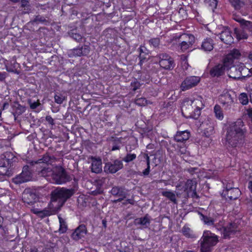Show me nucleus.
<instances>
[{
	"label": "nucleus",
	"mask_w": 252,
	"mask_h": 252,
	"mask_svg": "<svg viewBox=\"0 0 252 252\" xmlns=\"http://www.w3.org/2000/svg\"><path fill=\"white\" fill-rule=\"evenodd\" d=\"M220 101L222 105H226V106L231 105L234 101L233 97L228 92H226L220 96Z\"/></svg>",
	"instance_id": "26"
},
{
	"label": "nucleus",
	"mask_w": 252,
	"mask_h": 252,
	"mask_svg": "<svg viewBox=\"0 0 252 252\" xmlns=\"http://www.w3.org/2000/svg\"><path fill=\"white\" fill-rule=\"evenodd\" d=\"M151 221V218L149 215L146 214L143 217L137 218L134 220V223L136 225H140L142 228H148Z\"/></svg>",
	"instance_id": "22"
},
{
	"label": "nucleus",
	"mask_w": 252,
	"mask_h": 252,
	"mask_svg": "<svg viewBox=\"0 0 252 252\" xmlns=\"http://www.w3.org/2000/svg\"><path fill=\"white\" fill-rule=\"evenodd\" d=\"M160 42V39L159 37L152 38L148 40L150 46L155 48L158 47Z\"/></svg>",
	"instance_id": "40"
},
{
	"label": "nucleus",
	"mask_w": 252,
	"mask_h": 252,
	"mask_svg": "<svg viewBox=\"0 0 252 252\" xmlns=\"http://www.w3.org/2000/svg\"><path fill=\"white\" fill-rule=\"evenodd\" d=\"M243 117L249 118L252 122V108L246 109L243 113Z\"/></svg>",
	"instance_id": "50"
},
{
	"label": "nucleus",
	"mask_w": 252,
	"mask_h": 252,
	"mask_svg": "<svg viewBox=\"0 0 252 252\" xmlns=\"http://www.w3.org/2000/svg\"><path fill=\"white\" fill-rule=\"evenodd\" d=\"M191 103L195 109L194 116H196V117H199L201 114V110L204 107V104L202 102V98L198 96L193 100H191Z\"/></svg>",
	"instance_id": "23"
},
{
	"label": "nucleus",
	"mask_w": 252,
	"mask_h": 252,
	"mask_svg": "<svg viewBox=\"0 0 252 252\" xmlns=\"http://www.w3.org/2000/svg\"><path fill=\"white\" fill-rule=\"evenodd\" d=\"M232 19L234 20L235 21L238 22V23L241 24L242 23V22L244 21V19H242L241 17L238 15H233Z\"/></svg>",
	"instance_id": "56"
},
{
	"label": "nucleus",
	"mask_w": 252,
	"mask_h": 252,
	"mask_svg": "<svg viewBox=\"0 0 252 252\" xmlns=\"http://www.w3.org/2000/svg\"><path fill=\"white\" fill-rule=\"evenodd\" d=\"M123 164L122 161L115 160L112 162H109L105 164L104 171L107 173H115L122 169Z\"/></svg>",
	"instance_id": "15"
},
{
	"label": "nucleus",
	"mask_w": 252,
	"mask_h": 252,
	"mask_svg": "<svg viewBox=\"0 0 252 252\" xmlns=\"http://www.w3.org/2000/svg\"><path fill=\"white\" fill-rule=\"evenodd\" d=\"M111 194L120 198L116 202H120L126 197L127 192L125 188L122 187L115 186L111 190Z\"/></svg>",
	"instance_id": "17"
},
{
	"label": "nucleus",
	"mask_w": 252,
	"mask_h": 252,
	"mask_svg": "<svg viewBox=\"0 0 252 252\" xmlns=\"http://www.w3.org/2000/svg\"><path fill=\"white\" fill-rule=\"evenodd\" d=\"M248 188L252 193V181H251L249 182Z\"/></svg>",
	"instance_id": "64"
},
{
	"label": "nucleus",
	"mask_w": 252,
	"mask_h": 252,
	"mask_svg": "<svg viewBox=\"0 0 252 252\" xmlns=\"http://www.w3.org/2000/svg\"><path fill=\"white\" fill-rule=\"evenodd\" d=\"M157 58L158 59L159 64L162 68L166 70H171L174 68V60L168 54L160 53L157 56Z\"/></svg>",
	"instance_id": "7"
},
{
	"label": "nucleus",
	"mask_w": 252,
	"mask_h": 252,
	"mask_svg": "<svg viewBox=\"0 0 252 252\" xmlns=\"http://www.w3.org/2000/svg\"><path fill=\"white\" fill-rule=\"evenodd\" d=\"M136 158V155L135 154H127L125 157L124 158L123 160L126 162H129Z\"/></svg>",
	"instance_id": "48"
},
{
	"label": "nucleus",
	"mask_w": 252,
	"mask_h": 252,
	"mask_svg": "<svg viewBox=\"0 0 252 252\" xmlns=\"http://www.w3.org/2000/svg\"><path fill=\"white\" fill-rule=\"evenodd\" d=\"M192 46V45L189 44L186 42H183L182 41H181V42L179 45L180 49L181 51V52H184L186 51L187 50L191 48Z\"/></svg>",
	"instance_id": "47"
},
{
	"label": "nucleus",
	"mask_w": 252,
	"mask_h": 252,
	"mask_svg": "<svg viewBox=\"0 0 252 252\" xmlns=\"http://www.w3.org/2000/svg\"><path fill=\"white\" fill-rule=\"evenodd\" d=\"M203 124L204 125H206L208 126V127L206 128L208 129L209 131H212L217 126V122L214 119L208 117Z\"/></svg>",
	"instance_id": "32"
},
{
	"label": "nucleus",
	"mask_w": 252,
	"mask_h": 252,
	"mask_svg": "<svg viewBox=\"0 0 252 252\" xmlns=\"http://www.w3.org/2000/svg\"><path fill=\"white\" fill-rule=\"evenodd\" d=\"M181 110L183 115L186 118H192L194 119L198 118L194 116L195 109L192 106L191 100L185 99L182 104Z\"/></svg>",
	"instance_id": "9"
},
{
	"label": "nucleus",
	"mask_w": 252,
	"mask_h": 252,
	"mask_svg": "<svg viewBox=\"0 0 252 252\" xmlns=\"http://www.w3.org/2000/svg\"><path fill=\"white\" fill-rule=\"evenodd\" d=\"M200 214V220L203 221V222L208 225H214V220L206 216L203 215L201 213H199Z\"/></svg>",
	"instance_id": "37"
},
{
	"label": "nucleus",
	"mask_w": 252,
	"mask_h": 252,
	"mask_svg": "<svg viewBox=\"0 0 252 252\" xmlns=\"http://www.w3.org/2000/svg\"><path fill=\"white\" fill-rule=\"evenodd\" d=\"M130 86L131 88V89L133 91H135L140 88L141 84L137 80H134L131 82Z\"/></svg>",
	"instance_id": "52"
},
{
	"label": "nucleus",
	"mask_w": 252,
	"mask_h": 252,
	"mask_svg": "<svg viewBox=\"0 0 252 252\" xmlns=\"http://www.w3.org/2000/svg\"><path fill=\"white\" fill-rule=\"evenodd\" d=\"M32 179V174L28 170V167H25L22 172L13 179V182L16 184H20L29 181Z\"/></svg>",
	"instance_id": "13"
},
{
	"label": "nucleus",
	"mask_w": 252,
	"mask_h": 252,
	"mask_svg": "<svg viewBox=\"0 0 252 252\" xmlns=\"http://www.w3.org/2000/svg\"><path fill=\"white\" fill-rule=\"evenodd\" d=\"M134 201L133 199H126V200L123 203V204H124V205H126L127 204H134Z\"/></svg>",
	"instance_id": "61"
},
{
	"label": "nucleus",
	"mask_w": 252,
	"mask_h": 252,
	"mask_svg": "<svg viewBox=\"0 0 252 252\" xmlns=\"http://www.w3.org/2000/svg\"><path fill=\"white\" fill-rule=\"evenodd\" d=\"M90 52V48L88 45H84L70 50L68 52V56L70 58L87 56Z\"/></svg>",
	"instance_id": "12"
},
{
	"label": "nucleus",
	"mask_w": 252,
	"mask_h": 252,
	"mask_svg": "<svg viewBox=\"0 0 252 252\" xmlns=\"http://www.w3.org/2000/svg\"><path fill=\"white\" fill-rule=\"evenodd\" d=\"M225 69L226 66L224 64H219L214 66L210 69V75L213 77L220 76L224 74Z\"/></svg>",
	"instance_id": "20"
},
{
	"label": "nucleus",
	"mask_w": 252,
	"mask_h": 252,
	"mask_svg": "<svg viewBox=\"0 0 252 252\" xmlns=\"http://www.w3.org/2000/svg\"><path fill=\"white\" fill-rule=\"evenodd\" d=\"M150 171V165H147V168L143 171L142 174L144 176H147L149 174Z\"/></svg>",
	"instance_id": "60"
},
{
	"label": "nucleus",
	"mask_w": 252,
	"mask_h": 252,
	"mask_svg": "<svg viewBox=\"0 0 252 252\" xmlns=\"http://www.w3.org/2000/svg\"><path fill=\"white\" fill-rule=\"evenodd\" d=\"M214 112L216 117L219 120H222L223 119V114L220 106L219 105H216L214 107Z\"/></svg>",
	"instance_id": "36"
},
{
	"label": "nucleus",
	"mask_w": 252,
	"mask_h": 252,
	"mask_svg": "<svg viewBox=\"0 0 252 252\" xmlns=\"http://www.w3.org/2000/svg\"><path fill=\"white\" fill-rule=\"evenodd\" d=\"M182 232L186 237L190 238H196L195 234L193 233V231L186 225L183 226Z\"/></svg>",
	"instance_id": "33"
},
{
	"label": "nucleus",
	"mask_w": 252,
	"mask_h": 252,
	"mask_svg": "<svg viewBox=\"0 0 252 252\" xmlns=\"http://www.w3.org/2000/svg\"><path fill=\"white\" fill-rule=\"evenodd\" d=\"M240 55V53L239 50L237 49H234L231 51L230 53L228 55L225 59H228L231 60L232 58L236 59L238 58Z\"/></svg>",
	"instance_id": "46"
},
{
	"label": "nucleus",
	"mask_w": 252,
	"mask_h": 252,
	"mask_svg": "<svg viewBox=\"0 0 252 252\" xmlns=\"http://www.w3.org/2000/svg\"><path fill=\"white\" fill-rule=\"evenodd\" d=\"M184 191L186 192V198L191 197L198 199L199 196L196 191V183L192 180H188L183 186Z\"/></svg>",
	"instance_id": "8"
},
{
	"label": "nucleus",
	"mask_w": 252,
	"mask_h": 252,
	"mask_svg": "<svg viewBox=\"0 0 252 252\" xmlns=\"http://www.w3.org/2000/svg\"><path fill=\"white\" fill-rule=\"evenodd\" d=\"M233 182H228L226 184V191H228V190L231 189L235 188V187H233Z\"/></svg>",
	"instance_id": "57"
},
{
	"label": "nucleus",
	"mask_w": 252,
	"mask_h": 252,
	"mask_svg": "<svg viewBox=\"0 0 252 252\" xmlns=\"http://www.w3.org/2000/svg\"><path fill=\"white\" fill-rule=\"evenodd\" d=\"M246 132V127L241 119L229 124L225 135L226 145L232 148L241 147L244 143Z\"/></svg>",
	"instance_id": "1"
},
{
	"label": "nucleus",
	"mask_w": 252,
	"mask_h": 252,
	"mask_svg": "<svg viewBox=\"0 0 252 252\" xmlns=\"http://www.w3.org/2000/svg\"><path fill=\"white\" fill-rule=\"evenodd\" d=\"M140 51V56L139 58L140 59L139 64L141 65L143 63L147 61L146 58L144 57L142 54L145 53L147 54L146 52H148V51L147 50L145 47L141 46L140 48H139Z\"/></svg>",
	"instance_id": "39"
},
{
	"label": "nucleus",
	"mask_w": 252,
	"mask_h": 252,
	"mask_svg": "<svg viewBox=\"0 0 252 252\" xmlns=\"http://www.w3.org/2000/svg\"><path fill=\"white\" fill-rule=\"evenodd\" d=\"M30 0H21V7L27 6L30 5L29 4Z\"/></svg>",
	"instance_id": "62"
},
{
	"label": "nucleus",
	"mask_w": 252,
	"mask_h": 252,
	"mask_svg": "<svg viewBox=\"0 0 252 252\" xmlns=\"http://www.w3.org/2000/svg\"><path fill=\"white\" fill-rule=\"evenodd\" d=\"M183 186L184 185H182L181 184L177 185L176 186V189H178V190L184 191Z\"/></svg>",
	"instance_id": "63"
},
{
	"label": "nucleus",
	"mask_w": 252,
	"mask_h": 252,
	"mask_svg": "<svg viewBox=\"0 0 252 252\" xmlns=\"http://www.w3.org/2000/svg\"><path fill=\"white\" fill-rule=\"evenodd\" d=\"M24 8V10L22 12L23 14L29 13L31 12V8L30 7V5H28L27 6L23 7Z\"/></svg>",
	"instance_id": "58"
},
{
	"label": "nucleus",
	"mask_w": 252,
	"mask_h": 252,
	"mask_svg": "<svg viewBox=\"0 0 252 252\" xmlns=\"http://www.w3.org/2000/svg\"><path fill=\"white\" fill-rule=\"evenodd\" d=\"M161 195L168 198L174 204H177L178 203L176 195L173 191L169 190H164L161 192Z\"/></svg>",
	"instance_id": "30"
},
{
	"label": "nucleus",
	"mask_w": 252,
	"mask_h": 252,
	"mask_svg": "<svg viewBox=\"0 0 252 252\" xmlns=\"http://www.w3.org/2000/svg\"><path fill=\"white\" fill-rule=\"evenodd\" d=\"M75 193L73 189H67L65 188L57 189L52 191L51 194V201L52 203L58 202V207L62 206L66 200L72 196Z\"/></svg>",
	"instance_id": "3"
},
{
	"label": "nucleus",
	"mask_w": 252,
	"mask_h": 252,
	"mask_svg": "<svg viewBox=\"0 0 252 252\" xmlns=\"http://www.w3.org/2000/svg\"><path fill=\"white\" fill-rule=\"evenodd\" d=\"M215 45L214 41L210 37L204 39L201 45V49L205 52L211 51Z\"/></svg>",
	"instance_id": "25"
},
{
	"label": "nucleus",
	"mask_w": 252,
	"mask_h": 252,
	"mask_svg": "<svg viewBox=\"0 0 252 252\" xmlns=\"http://www.w3.org/2000/svg\"><path fill=\"white\" fill-rule=\"evenodd\" d=\"M218 241V237L216 235L210 231H204L200 240L201 252H211L212 248Z\"/></svg>",
	"instance_id": "5"
},
{
	"label": "nucleus",
	"mask_w": 252,
	"mask_h": 252,
	"mask_svg": "<svg viewBox=\"0 0 252 252\" xmlns=\"http://www.w3.org/2000/svg\"><path fill=\"white\" fill-rule=\"evenodd\" d=\"M206 5H207L213 11L216 8L218 4L217 0H205Z\"/></svg>",
	"instance_id": "42"
},
{
	"label": "nucleus",
	"mask_w": 252,
	"mask_h": 252,
	"mask_svg": "<svg viewBox=\"0 0 252 252\" xmlns=\"http://www.w3.org/2000/svg\"><path fill=\"white\" fill-rule=\"evenodd\" d=\"M220 38L222 41L227 44H230L233 42V38L231 35V32L228 29H225L221 32Z\"/></svg>",
	"instance_id": "27"
},
{
	"label": "nucleus",
	"mask_w": 252,
	"mask_h": 252,
	"mask_svg": "<svg viewBox=\"0 0 252 252\" xmlns=\"http://www.w3.org/2000/svg\"><path fill=\"white\" fill-rule=\"evenodd\" d=\"M38 199L37 195L35 191L29 189H25L22 194V200L29 205L32 204Z\"/></svg>",
	"instance_id": "16"
},
{
	"label": "nucleus",
	"mask_w": 252,
	"mask_h": 252,
	"mask_svg": "<svg viewBox=\"0 0 252 252\" xmlns=\"http://www.w3.org/2000/svg\"><path fill=\"white\" fill-rule=\"evenodd\" d=\"M241 67H239L238 70H237V68L236 67H233L231 68V72L229 76L230 77L234 78L235 79H239L242 77H244L243 76L241 71H240Z\"/></svg>",
	"instance_id": "34"
},
{
	"label": "nucleus",
	"mask_w": 252,
	"mask_h": 252,
	"mask_svg": "<svg viewBox=\"0 0 252 252\" xmlns=\"http://www.w3.org/2000/svg\"><path fill=\"white\" fill-rule=\"evenodd\" d=\"M46 121L52 125H54V120L50 116H47L46 117Z\"/></svg>",
	"instance_id": "59"
},
{
	"label": "nucleus",
	"mask_w": 252,
	"mask_h": 252,
	"mask_svg": "<svg viewBox=\"0 0 252 252\" xmlns=\"http://www.w3.org/2000/svg\"><path fill=\"white\" fill-rule=\"evenodd\" d=\"M15 157L11 152H5L0 156V176L10 177L12 175L10 167Z\"/></svg>",
	"instance_id": "4"
},
{
	"label": "nucleus",
	"mask_w": 252,
	"mask_h": 252,
	"mask_svg": "<svg viewBox=\"0 0 252 252\" xmlns=\"http://www.w3.org/2000/svg\"><path fill=\"white\" fill-rule=\"evenodd\" d=\"M29 103L30 105V108L32 109H35L40 105V103L38 101L33 102L30 101Z\"/></svg>",
	"instance_id": "53"
},
{
	"label": "nucleus",
	"mask_w": 252,
	"mask_h": 252,
	"mask_svg": "<svg viewBox=\"0 0 252 252\" xmlns=\"http://www.w3.org/2000/svg\"><path fill=\"white\" fill-rule=\"evenodd\" d=\"M8 74L6 72H0V82L5 81Z\"/></svg>",
	"instance_id": "55"
},
{
	"label": "nucleus",
	"mask_w": 252,
	"mask_h": 252,
	"mask_svg": "<svg viewBox=\"0 0 252 252\" xmlns=\"http://www.w3.org/2000/svg\"><path fill=\"white\" fill-rule=\"evenodd\" d=\"M241 27L242 29L249 32H252V22L249 21L244 20L241 24Z\"/></svg>",
	"instance_id": "38"
},
{
	"label": "nucleus",
	"mask_w": 252,
	"mask_h": 252,
	"mask_svg": "<svg viewBox=\"0 0 252 252\" xmlns=\"http://www.w3.org/2000/svg\"><path fill=\"white\" fill-rule=\"evenodd\" d=\"M54 99L56 103L61 104L65 100V97L61 94L56 93Z\"/></svg>",
	"instance_id": "45"
},
{
	"label": "nucleus",
	"mask_w": 252,
	"mask_h": 252,
	"mask_svg": "<svg viewBox=\"0 0 252 252\" xmlns=\"http://www.w3.org/2000/svg\"><path fill=\"white\" fill-rule=\"evenodd\" d=\"M106 179L104 177L99 178L96 180V185L98 188L97 193H101L102 192L101 187L105 184Z\"/></svg>",
	"instance_id": "41"
},
{
	"label": "nucleus",
	"mask_w": 252,
	"mask_h": 252,
	"mask_svg": "<svg viewBox=\"0 0 252 252\" xmlns=\"http://www.w3.org/2000/svg\"><path fill=\"white\" fill-rule=\"evenodd\" d=\"M87 233L86 226L84 224L80 225L72 233L71 237L75 240H78L85 237Z\"/></svg>",
	"instance_id": "18"
},
{
	"label": "nucleus",
	"mask_w": 252,
	"mask_h": 252,
	"mask_svg": "<svg viewBox=\"0 0 252 252\" xmlns=\"http://www.w3.org/2000/svg\"><path fill=\"white\" fill-rule=\"evenodd\" d=\"M46 21V20L45 18L44 17L41 16L40 15H37L34 18L35 22H39L41 23H43V22H45Z\"/></svg>",
	"instance_id": "54"
},
{
	"label": "nucleus",
	"mask_w": 252,
	"mask_h": 252,
	"mask_svg": "<svg viewBox=\"0 0 252 252\" xmlns=\"http://www.w3.org/2000/svg\"><path fill=\"white\" fill-rule=\"evenodd\" d=\"M123 140V138L122 137H117L112 136L107 138V141L111 151H114L119 150L124 145L122 141Z\"/></svg>",
	"instance_id": "14"
},
{
	"label": "nucleus",
	"mask_w": 252,
	"mask_h": 252,
	"mask_svg": "<svg viewBox=\"0 0 252 252\" xmlns=\"http://www.w3.org/2000/svg\"><path fill=\"white\" fill-rule=\"evenodd\" d=\"M147 100L143 97L138 98L135 99V103L139 106H145L147 104Z\"/></svg>",
	"instance_id": "49"
},
{
	"label": "nucleus",
	"mask_w": 252,
	"mask_h": 252,
	"mask_svg": "<svg viewBox=\"0 0 252 252\" xmlns=\"http://www.w3.org/2000/svg\"><path fill=\"white\" fill-rule=\"evenodd\" d=\"M70 36L73 39L78 42H80L82 39V36L81 34L74 32H73L70 33Z\"/></svg>",
	"instance_id": "51"
},
{
	"label": "nucleus",
	"mask_w": 252,
	"mask_h": 252,
	"mask_svg": "<svg viewBox=\"0 0 252 252\" xmlns=\"http://www.w3.org/2000/svg\"><path fill=\"white\" fill-rule=\"evenodd\" d=\"M230 3L235 10H240L245 5V0H231Z\"/></svg>",
	"instance_id": "35"
},
{
	"label": "nucleus",
	"mask_w": 252,
	"mask_h": 252,
	"mask_svg": "<svg viewBox=\"0 0 252 252\" xmlns=\"http://www.w3.org/2000/svg\"><path fill=\"white\" fill-rule=\"evenodd\" d=\"M226 195L230 200H236L239 198L241 191L238 188L231 189L226 191Z\"/></svg>",
	"instance_id": "28"
},
{
	"label": "nucleus",
	"mask_w": 252,
	"mask_h": 252,
	"mask_svg": "<svg viewBox=\"0 0 252 252\" xmlns=\"http://www.w3.org/2000/svg\"><path fill=\"white\" fill-rule=\"evenodd\" d=\"M200 81V78L198 76L188 77L181 83L180 89L182 91H187L196 86Z\"/></svg>",
	"instance_id": "11"
},
{
	"label": "nucleus",
	"mask_w": 252,
	"mask_h": 252,
	"mask_svg": "<svg viewBox=\"0 0 252 252\" xmlns=\"http://www.w3.org/2000/svg\"><path fill=\"white\" fill-rule=\"evenodd\" d=\"M19 67V64L16 62L15 59L13 58L10 64L6 66V69L8 72L19 74V71L17 70Z\"/></svg>",
	"instance_id": "29"
},
{
	"label": "nucleus",
	"mask_w": 252,
	"mask_h": 252,
	"mask_svg": "<svg viewBox=\"0 0 252 252\" xmlns=\"http://www.w3.org/2000/svg\"><path fill=\"white\" fill-rule=\"evenodd\" d=\"M234 33L238 40L247 39L248 37L247 31L241 29L235 28Z\"/></svg>",
	"instance_id": "31"
},
{
	"label": "nucleus",
	"mask_w": 252,
	"mask_h": 252,
	"mask_svg": "<svg viewBox=\"0 0 252 252\" xmlns=\"http://www.w3.org/2000/svg\"><path fill=\"white\" fill-rule=\"evenodd\" d=\"M180 38L183 39L182 41L186 42L187 43L192 46L195 41V37L192 34L184 33L179 36H178L177 35H174L171 39L170 42H172L177 39H179Z\"/></svg>",
	"instance_id": "19"
},
{
	"label": "nucleus",
	"mask_w": 252,
	"mask_h": 252,
	"mask_svg": "<svg viewBox=\"0 0 252 252\" xmlns=\"http://www.w3.org/2000/svg\"><path fill=\"white\" fill-rule=\"evenodd\" d=\"M60 221V228L59 231L61 233H63L66 232L67 230V225L65 221L61 217H59Z\"/></svg>",
	"instance_id": "43"
},
{
	"label": "nucleus",
	"mask_w": 252,
	"mask_h": 252,
	"mask_svg": "<svg viewBox=\"0 0 252 252\" xmlns=\"http://www.w3.org/2000/svg\"><path fill=\"white\" fill-rule=\"evenodd\" d=\"M72 177L62 167L54 168V173L51 181L57 184H63L69 182Z\"/></svg>",
	"instance_id": "6"
},
{
	"label": "nucleus",
	"mask_w": 252,
	"mask_h": 252,
	"mask_svg": "<svg viewBox=\"0 0 252 252\" xmlns=\"http://www.w3.org/2000/svg\"><path fill=\"white\" fill-rule=\"evenodd\" d=\"M55 161L56 158L54 156H49L47 154L44 155L42 158L34 161L38 174L51 181L54 173V168L49 164H52Z\"/></svg>",
	"instance_id": "2"
},
{
	"label": "nucleus",
	"mask_w": 252,
	"mask_h": 252,
	"mask_svg": "<svg viewBox=\"0 0 252 252\" xmlns=\"http://www.w3.org/2000/svg\"><path fill=\"white\" fill-rule=\"evenodd\" d=\"M189 133L187 131H178L174 136V139L178 142L182 143L181 147H185L184 142L189 139Z\"/></svg>",
	"instance_id": "24"
},
{
	"label": "nucleus",
	"mask_w": 252,
	"mask_h": 252,
	"mask_svg": "<svg viewBox=\"0 0 252 252\" xmlns=\"http://www.w3.org/2000/svg\"><path fill=\"white\" fill-rule=\"evenodd\" d=\"M92 161L91 170L95 173H99L102 171V161L101 159L98 157L95 158L91 157Z\"/></svg>",
	"instance_id": "21"
},
{
	"label": "nucleus",
	"mask_w": 252,
	"mask_h": 252,
	"mask_svg": "<svg viewBox=\"0 0 252 252\" xmlns=\"http://www.w3.org/2000/svg\"><path fill=\"white\" fill-rule=\"evenodd\" d=\"M215 227L217 229L222 232L224 238L228 237L230 235L233 234L239 230V225L236 222L230 223L225 227H223L222 225L219 226L215 225Z\"/></svg>",
	"instance_id": "10"
},
{
	"label": "nucleus",
	"mask_w": 252,
	"mask_h": 252,
	"mask_svg": "<svg viewBox=\"0 0 252 252\" xmlns=\"http://www.w3.org/2000/svg\"><path fill=\"white\" fill-rule=\"evenodd\" d=\"M239 100L243 105H246L249 102V98L247 94L241 93L239 96Z\"/></svg>",
	"instance_id": "44"
}]
</instances>
